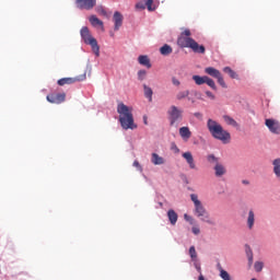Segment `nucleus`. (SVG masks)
Masks as SVG:
<instances>
[{"instance_id": "obj_25", "label": "nucleus", "mask_w": 280, "mask_h": 280, "mask_svg": "<svg viewBox=\"0 0 280 280\" xmlns=\"http://www.w3.org/2000/svg\"><path fill=\"white\" fill-rule=\"evenodd\" d=\"M172 51H174V50L172 49V46H170V45H167V44H165L164 46H162V47L160 48V54H161L162 56H170V54H172Z\"/></svg>"}, {"instance_id": "obj_17", "label": "nucleus", "mask_w": 280, "mask_h": 280, "mask_svg": "<svg viewBox=\"0 0 280 280\" xmlns=\"http://www.w3.org/2000/svg\"><path fill=\"white\" fill-rule=\"evenodd\" d=\"M179 137H182L184 141H189V139H191V130H189V127H180Z\"/></svg>"}, {"instance_id": "obj_38", "label": "nucleus", "mask_w": 280, "mask_h": 280, "mask_svg": "<svg viewBox=\"0 0 280 280\" xmlns=\"http://www.w3.org/2000/svg\"><path fill=\"white\" fill-rule=\"evenodd\" d=\"M172 83L174 84V86H180V81L176 79V77L172 78Z\"/></svg>"}, {"instance_id": "obj_24", "label": "nucleus", "mask_w": 280, "mask_h": 280, "mask_svg": "<svg viewBox=\"0 0 280 280\" xmlns=\"http://www.w3.org/2000/svg\"><path fill=\"white\" fill-rule=\"evenodd\" d=\"M218 270L222 280H232L231 275L222 268V265L218 264Z\"/></svg>"}, {"instance_id": "obj_23", "label": "nucleus", "mask_w": 280, "mask_h": 280, "mask_svg": "<svg viewBox=\"0 0 280 280\" xmlns=\"http://www.w3.org/2000/svg\"><path fill=\"white\" fill-rule=\"evenodd\" d=\"M245 253H246V257L248 259V266L250 268V266H253L254 256H253V249L250 248L249 245H245Z\"/></svg>"}, {"instance_id": "obj_49", "label": "nucleus", "mask_w": 280, "mask_h": 280, "mask_svg": "<svg viewBox=\"0 0 280 280\" xmlns=\"http://www.w3.org/2000/svg\"><path fill=\"white\" fill-rule=\"evenodd\" d=\"M199 280H205V276H202V273H200Z\"/></svg>"}, {"instance_id": "obj_45", "label": "nucleus", "mask_w": 280, "mask_h": 280, "mask_svg": "<svg viewBox=\"0 0 280 280\" xmlns=\"http://www.w3.org/2000/svg\"><path fill=\"white\" fill-rule=\"evenodd\" d=\"M100 14H102L103 16H107V12H106V10H104V9H101L100 10Z\"/></svg>"}, {"instance_id": "obj_32", "label": "nucleus", "mask_w": 280, "mask_h": 280, "mask_svg": "<svg viewBox=\"0 0 280 280\" xmlns=\"http://www.w3.org/2000/svg\"><path fill=\"white\" fill-rule=\"evenodd\" d=\"M206 84L212 89V91H218V86L215 85V81L213 79L207 77Z\"/></svg>"}, {"instance_id": "obj_26", "label": "nucleus", "mask_w": 280, "mask_h": 280, "mask_svg": "<svg viewBox=\"0 0 280 280\" xmlns=\"http://www.w3.org/2000/svg\"><path fill=\"white\" fill-rule=\"evenodd\" d=\"M272 165L273 174H276L277 178H280V159L273 160Z\"/></svg>"}, {"instance_id": "obj_40", "label": "nucleus", "mask_w": 280, "mask_h": 280, "mask_svg": "<svg viewBox=\"0 0 280 280\" xmlns=\"http://www.w3.org/2000/svg\"><path fill=\"white\" fill-rule=\"evenodd\" d=\"M191 232L194 233V235H200V228L192 226Z\"/></svg>"}, {"instance_id": "obj_7", "label": "nucleus", "mask_w": 280, "mask_h": 280, "mask_svg": "<svg viewBox=\"0 0 280 280\" xmlns=\"http://www.w3.org/2000/svg\"><path fill=\"white\" fill-rule=\"evenodd\" d=\"M205 73L218 80V83L220 84V86H222V89H226V82H224V78L222 77V72H220V70L213 67H208L205 69Z\"/></svg>"}, {"instance_id": "obj_20", "label": "nucleus", "mask_w": 280, "mask_h": 280, "mask_svg": "<svg viewBox=\"0 0 280 280\" xmlns=\"http://www.w3.org/2000/svg\"><path fill=\"white\" fill-rule=\"evenodd\" d=\"M139 65L142 67H147V69H152V63H150V58L145 55H141L138 57Z\"/></svg>"}, {"instance_id": "obj_18", "label": "nucleus", "mask_w": 280, "mask_h": 280, "mask_svg": "<svg viewBox=\"0 0 280 280\" xmlns=\"http://www.w3.org/2000/svg\"><path fill=\"white\" fill-rule=\"evenodd\" d=\"M89 21H90V23H91V25L93 27H97L98 26L104 32V22H102V20H100L97 16L91 15L89 18Z\"/></svg>"}, {"instance_id": "obj_13", "label": "nucleus", "mask_w": 280, "mask_h": 280, "mask_svg": "<svg viewBox=\"0 0 280 280\" xmlns=\"http://www.w3.org/2000/svg\"><path fill=\"white\" fill-rule=\"evenodd\" d=\"M183 159H185L186 163L188 164V166L190 167V170H198V167L196 166V161L194 160V155L191 154V152H184L182 154Z\"/></svg>"}, {"instance_id": "obj_10", "label": "nucleus", "mask_w": 280, "mask_h": 280, "mask_svg": "<svg viewBox=\"0 0 280 280\" xmlns=\"http://www.w3.org/2000/svg\"><path fill=\"white\" fill-rule=\"evenodd\" d=\"M265 126H267L268 130L272 132V135H280V122L279 120H275L272 118H267L265 120Z\"/></svg>"}, {"instance_id": "obj_41", "label": "nucleus", "mask_w": 280, "mask_h": 280, "mask_svg": "<svg viewBox=\"0 0 280 280\" xmlns=\"http://www.w3.org/2000/svg\"><path fill=\"white\" fill-rule=\"evenodd\" d=\"M206 95L209 97V100H215V95H213L211 91H206Z\"/></svg>"}, {"instance_id": "obj_6", "label": "nucleus", "mask_w": 280, "mask_h": 280, "mask_svg": "<svg viewBox=\"0 0 280 280\" xmlns=\"http://www.w3.org/2000/svg\"><path fill=\"white\" fill-rule=\"evenodd\" d=\"M168 121L171 126H174L176 121L183 119V109H179L176 105H172L167 110Z\"/></svg>"}, {"instance_id": "obj_12", "label": "nucleus", "mask_w": 280, "mask_h": 280, "mask_svg": "<svg viewBox=\"0 0 280 280\" xmlns=\"http://www.w3.org/2000/svg\"><path fill=\"white\" fill-rule=\"evenodd\" d=\"M183 159H185L186 163L188 164V166L190 167V170H198V167L196 166V161L194 160V155L191 154V152H184L182 154Z\"/></svg>"}, {"instance_id": "obj_48", "label": "nucleus", "mask_w": 280, "mask_h": 280, "mask_svg": "<svg viewBox=\"0 0 280 280\" xmlns=\"http://www.w3.org/2000/svg\"><path fill=\"white\" fill-rule=\"evenodd\" d=\"M143 121H144L145 126H148V117L144 116Z\"/></svg>"}, {"instance_id": "obj_2", "label": "nucleus", "mask_w": 280, "mask_h": 280, "mask_svg": "<svg viewBox=\"0 0 280 280\" xmlns=\"http://www.w3.org/2000/svg\"><path fill=\"white\" fill-rule=\"evenodd\" d=\"M117 113L119 115V122L124 130H136L135 117L132 116V107L124 103L117 105Z\"/></svg>"}, {"instance_id": "obj_42", "label": "nucleus", "mask_w": 280, "mask_h": 280, "mask_svg": "<svg viewBox=\"0 0 280 280\" xmlns=\"http://www.w3.org/2000/svg\"><path fill=\"white\" fill-rule=\"evenodd\" d=\"M184 219L186 220V222H190V224L194 222V218H191V217L188 215V214H185V215H184Z\"/></svg>"}, {"instance_id": "obj_16", "label": "nucleus", "mask_w": 280, "mask_h": 280, "mask_svg": "<svg viewBox=\"0 0 280 280\" xmlns=\"http://www.w3.org/2000/svg\"><path fill=\"white\" fill-rule=\"evenodd\" d=\"M246 224L249 231H253V229H255V211L253 209H250L247 213Z\"/></svg>"}, {"instance_id": "obj_34", "label": "nucleus", "mask_w": 280, "mask_h": 280, "mask_svg": "<svg viewBox=\"0 0 280 280\" xmlns=\"http://www.w3.org/2000/svg\"><path fill=\"white\" fill-rule=\"evenodd\" d=\"M224 121L228 124V126H233L234 128L237 126V121L230 116H224Z\"/></svg>"}, {"instance_id": "obj_50", "label": "nucleus", "mask_w": 280, "mask_h": 280, "mask_svg": "<svg viewBox=\"0 0 280 280\" xmlns=\"http://www.w3.org/2000/svg\"><path fill=\"white\" fill-rule=\"evenodd\" d=\"M159 206H160V207H163V202H159Z\"/></svg>"}, {"instance_id": "obj_46", "label": "nucleus", "mask_w": 280, "mask_h": 280, "mask_svg": "<svg viewBox=\"0 0 280 280\" xmlns=\"http://www.w3.org/2000/svg\"><path fill=\"white\" fill-rule=\"evenodd\" d=\"M242 184H243V185H250V182H248V179H243V180H242Z\"/></svg>"}, {"instance_id": "obj_14", "label": "nucleus", "mask_w": 280, "mask_h": 280, "mask_svg": "<svg viewBox=\"0 0 280 280\" xmlns=\"http://www.w3.org/2000/svg\"><path fill=\"white\" fill-rule=\"evenodd\" d=\"M121 25H124V15L119 11H116L114 13V30H115V32H118V30H119V27H121Z\"/></svg>"}, {"instance_id": "obj_47", "label": "nucleus", "mask_w": 280, "mask_h": 280, "mask_svg": "<svg viewBox=\"0 0 280 280\" xmlns=\"http://www.w3.org/2000/svg\"><path fill=\"white\" fill-rule=\"evenodd\" d=\"M198 272H202V269L200 268V265H195Z\"/></svg>"}, {"instance_id": "obj_11", "label": "nucleus", "mask_w": 280, "mask_h": 280, "mask_svg": "<svg viewBox=\"0 0 280 280\" xmlns=\"http://www.w3.org/2000/svg\"><path fill=\"white\" fill-rule=\"evenodd\" d=\"M47 102L50 104H62L65 100H67V94L58 93V94H49L46 96Z\"/></svg>"}, {"instance_id": "obj_21", "label": "nucleus", "mask_w": 280, "mask_h": 280, "mask_svg": "<svg viewBox=\"0 0 280 280\" xmlns=\"http://www.w3.org/2000/svg\"><path fill=\"white\" fill-rule=\"evenodd\" d=\"M151 163H153V165H164L165 159H163V156L159 155V153H152Z\"/></svg>"}, {"instance_id": "obj_30", "label": "nucleus", "mask_w": 280, "mask_h": 280, "mask_svg": "<svg viewBox=\"0 0 280 280\" xmlns=\"http://www.w3.org/2000/svg\"><path fill=\"white\" fill-rule=\"evenodd\" d=\"M144 1H145L147 10L149 12H154V10H156V5H154V0H144Z\"/></svg>"}, {"instance_id": "obj_3", "label": "nucleus", "mask_w": 280, "mask_h": 280, "mask_svg": "<svg viewBox=\"0 0 280 280\" xmlns=\"http://www.w3.org/2000/svg\"><path fill=\"white\" fill-rule=\"evenodd\" d=\"M207 128L213 139L222 141V143H229V141H231V133L226 131L220 122L209 118L207 120Z\"/></svg>"}, {"instance_id": "obj_33", "label": "nucleus", "mask_w": 280, "mask_h": 280, "mask_svg": "<svg viewBox=\"0 0 280 280\" xmlns=\"http://www.w3.org/2000/svg\"><path fill=\"white\" fill-rule=\"evenodd\" d=\"M189 256H190V259L192 261H196V259H198V253L196 252V247L195 246H190V248H189Z\"/></svg>"}, {"instance_id": "obj_19", "label": "nucleus", "mask_w": 280, "mask_h": 280, "mask_svg": "<svg viewBox=\"0 0 280 280\" xmlns=\"http://www.w3.org/2000/svg\"><path fill=\"white\" fill-rule=\"evenodd\" d=\"M167 218L172 226H176V223L178 222V213L171 209L167 211Z\"/></svg>"}, {"instance_id": "obj_8", "label": "nucleus", "mask_w": 280, "mask_h": 280, "mask_svg": "<svg viewBox=\"0 0 280 280\" xmlns=\"http://www.w3.org/2000/svg\"><path fill=\"white\" fill-rule=\"evenodd\" d=\"M86 80V72L83 74L77 75L74 78H62L57 81L59 86H65L67 84H75V82H84Z\"/></svg>"}, {"instance_id": "obj_35", "label": "nucleus", "mask_w": 280, "mask_h": 280, "mask_svg": "<svg viewBox=\"0 0 280 280\" xmlns=\"http://www.w3.org/2000/svg\"><path fill=\"white\" fill-rule=\"evenodd\" d=\"M254 270H256L257 272H261V270H264V262L262 261H256L254 264Z\"/></svg>"}, {"instance_id": "obj_44", "label": "nucleus", "mask_w": 280, "mask_h": 280, "mask_svg": "<svg viewBox=\"0 0 280 280\" xmlns=\"http://www.w3.org/2000/svg\"><path fill=\"white\" fill-rule=\"evenodd\" d=\"M195 117H197V119H202V114L201 113H195L194 114Z\"/></svg>"}, {"instance_id": "obj_15", "label": "nucleus", "mask_w": 280, "mask_h": 280, "mask_svg": "<svg viewBox=\"0 0 280 280\" xmlns=\"http://www.w3.org/2000/svg\"><path fill=\"white\" fill-rule=\"evenodd\" d=\"M213 171H214V176L217 178H222V176H225L226 174V166H224V164L222 163H217L213 166Z\"/></svg>"}, {"instance_id": "obj_9", "label": "nucleus", "mask_w": 280, "mask_h": 280, "mask_svg": "<svg viewBox=\"0 0 280 280\" xmlns=\"http://www.w3.org/2000/svg\"><path fill=\"white\" fill-rule=\"evenodd\" d=\"M79 10H93L97 5V0H74Z\"/></svg>"}, {"instance_id": "obj_1", "label": "nucleus", "mask_w": 280, "mask_h": 280, "mask_svg": "<svg viewBox=\"0 0 280 280\" xmlns=\"http://www.w3.org/2000/svg\"><path fill=\"white\" fill-rule=\"evenodd\" d=\"M177 45L183 49H191L194 54H205L207 51L205 45H200L198 42H196V39L191 38V31L189 28H186L180 33L179 37L177 38Z\"/></svg>"}, {"instance_id": "obj_37", "label": "nucleus", "mask_w": 280, "mask_h": 280, "mask_svg": "<svg viewBox=\"0 0 280 280\" xmlns=\"http://www.w3.org/2000/svg\"><path fill=\"white\" fill-rule=\"evenodd\" d=\"M136 10H145V4L143 2L136 3Z\"/></svg>"}, {"instance_id": "obj_39", "label": "nucleus", "mask_w": 280, "mask_h": 280, "mask_svg": "<svg viewBox=\"0 0 280 280\" xmlns=\"http://www.w3.org/2000/svg\"><path fill=\"white\" fill-rule=\"evenodd\" d=\"M133 167H137L139 172H143V168L141 167V164H139V161L133 162Z\"/></svg>"}, {"instance_id": "obj_5", "label": "nucleus", "mask_w": 280, "mask_h": 280, "mask_svg": "<svg viewBox=\"0 0 280 280\" xmlns=\"http://www.w3.org/2000/svg\"><path fill=\"white\" fill-rule=\"evenodd\" d=\"M81 37L85 45H90L94 54H96V56H100V45H97V39L91 36L89 27L83 26L81 28Z\"/></svg>"}, {"instance_id": "obj_36", "label": "nucleus", "mask_w": 280, "mask_h": 280, "mask_svg": "<svg viewBox=\"0 0 280 280\" xmlns=\"http://www.w3.org/2000/svg\"><path fill=\"white\" fill-rule=\"evenodd\" d=\"M147 73L148 72L145 70H139L138 71V80H145Z\"/></svg>"}, {"instance_id": "obj_31", "label": "nucleus", "mask_w": 280, "mask_h": 280, "mask_svg": "<svg viewBox=\"0 0 280 280\" xmlns=\"http://www.w3.org/2000/svg\"><path fill=\"white\" fill-rule=\"evenodd\" d=\"M224 73H229L230 78H232V80H235L237 78V73H235V71H233V69H231V67H225L223 68Z\"/></svg>"}, {"instance_id": "obj_28", "label": "nucleus", "mask_w": 280, "mask_h": 280, "mask_svg": "<svg viewBox=\"0 0 280 280\" xmlns=\"http://www.w3.org/2000/svg\"><path fill=\"white\" fill-rule=\"evenodd\" d=\"M186 97H189V90L180 91L176 94V100L178 102H182V100H186Z\"/></svg>"}, {"instance_id": "obj_29", "label": "nucleus", "mask_w": 280, "mask_h": 280, "mask_svg": "<svg viewBox=\"0 0 280 280\" xmlns=\"http://www.w3.org/2000/svg\"><path fill=\"white\" fill-rule=\"evenodd\" d=\"M207 161H208V163H210L211 165H218V163H220V159L217 158L214 154H208V155H207Z\"/></svg>"}, {"instance_id": "obj_4", "label": "nucleus", "mask_w": 280, "mask_h": 280, "mask_svg": "<svg viewBox=\"0 0 280 280\" xmlns=\"http://www.w3.org/2000/svg\"><path fill=\"white\" fill-rule=\"evenodd\" d=\"M190 200H191V202H194V206H195V210H194L195 215L197 218H200L201 222H206V224H210L211 226H215V221H213L211 219V217L209 215V212L207 211L205 206H202V201H200L198 199V195L191 194L190 195Z\"/></svg>"}, {"instance_id": "obj_27", "label": "nucleus", "mask_w": 280, "mask_h": 280, "mask_svg": "<svg viewBox=\"0 0 280 280\" xmlns=\"http://www.w3.org/2000/svg\"><path fill=\"white\" fill-rule=\"evenodd\" d=\"M143 90H144V97H147L149 102H152V95H154V92L152 91V89L144 84Z\"/></svg>"}, {"instance_id": "obj_43", "label": "nucleus", "mask_w": 280, "mask_h": 280, "mask_svg": "<svg viewBox=\"0 0 280 280\" xmlns=\"http://www.w3.org/2000/svg\"><path fill=\"white\" fill-rule=\"evenodd\" d=\"M172 150L175 152V154H178V152H180V149H178L176 144L172 145Z\"/></svg>"}, {"instance_id": "obj_22", "label": "nucleus", "mask_w": 280, "mask_h": 280, "mask_svg": "<svg viewBox=\"0 0 280 280\" xmlns=\"http://www.w3.org/2000/svg\"><path fill=\"white\" fill-rule=\"evenodd\" d=\"M207 75L200 77L198 74L192 75L194 82L197 84V86H201V84L207 83Z\"/></svg>"}]
</instances>
